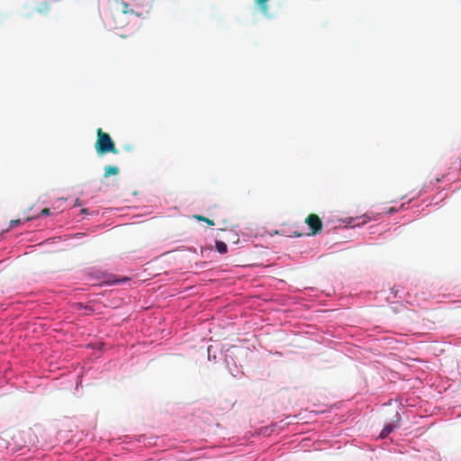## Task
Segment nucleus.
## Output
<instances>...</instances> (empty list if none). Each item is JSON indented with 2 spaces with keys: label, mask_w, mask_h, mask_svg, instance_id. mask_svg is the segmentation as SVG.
<instances>
[{
  "label": "nucleus",
  "mask_w": 461,
  "mask_h": 461,
  "mask_svg": "<svg viewBox=\"0 0 461 461\" xmlns=\"http://www.w3.org/2000/svg\"><path fill=\"white\" fill-rule=\"evenodd\" d=\"M96 136L97 139L95 147L99 155L107 153L117 154L119 152L111 136L101 128L97 129Z\"/></svg>",
  "instance_id": "nucleus-1"
},
{
  "label": "nucleus",
  "mask_w": 461,
  "mask_h": 461,
  "mask_svg": "<svg viewBox=\"0 0 461 461\" xmlns=\"http://www.w3.org/2000/svg\"><path fill=\"white\" fill-rule=\"evenodd\" d=\"M305 223L311 230L310 235H316L322 230V221L317 214H309L305 219Z\"/></svg>",
  "instance_id": "nucleus-2"
},
{
  "label": "nucleus",
  "mask_w": 461,
  "mask_h": 461,
  "mask_svg": "<svg viewBox=\"0 0 461 461\" xmlns=\"http://www.w3.org/2000/svg\"><path fill=\"white\" fill-rule=\"evenodd\" d=\"M119 173V168L115 166H106L104 167V177H109L112 175H117Z\"/></svg>",
  "instance_id": "nucleus-3"
},
{
  "label": "nucleus",
  "mask_w": 461,
  "mask_h": 461,
  "mask_svg": "<svg viewBox=\"0 0 461 461\" xmlns=\"http://www.w3.org/2000/svg\"><path fill=\"white\" fill-rule=\"evenodd\" d=\"M394 429V426L392 424H388L384 426V428L382 429L380 433V437L382 438H386L393 430Z\"/></svg>",
  "instance_id": "nucleus-4"
},
{
  "label": "nucleus",
  "mask_w": 461,
  "mask_h": 461,
  "mask_svg": "<svg viewBox=\"0 0 461 461\" xmlns=\"http://www.w3.org/2000/svg\"><path fill=\"white\" fill-rule=\"evenodd\" d=\"M216 249L221 254H225L228 251L227 245L223 241H216Z\"/></svg>",
  "instance_id": "nucleus-5"
},
{
  "label": "nucleus",
  "mask_w": 461,
  "mask_h": 461,
  "mask_svg": "<svg viewBox=\"0 0 461 461\" xmlns=\"http://www.w3.org/2000/svg\"><path fill=\"white\" fill-rule=\"evenodd\" d=\"M196 220L198 221H204L205 223H207L208 225L210 226H213L214 225V221L212 220H210L209 218H206L204 216H202V215H194V216Z\"/></svg>",
  "instance_id": "nucleus-6"
},
{
  "label": "nucleus",
  "mask_w": 461,
  "mask_h": 461,
  "mask_svg": "<svg viewBox=\"0 0 461 461\" xmlns=\"http://www.w3.org/2000/svg\"><path fill=\"white\" fill-rule=\"evenodd\" d=\"M267 1L268 0H257V3L258 4L260 9L262 10V12L264 14L267 13Z\"/></svg>",
  "instance_id": "nucleus-7"
},
{
  "label": "nucleus",
  "mask_w": 461,
  "mask_h": 461,
  "mask_svg": "<svg viewBox=\"0 0 461 461\" xmlns=\"http://www.w3.org/2000/svg\"><path fill=\"white\" fill-rule=\"evenodd\" d=\"M122 13L127 14H132L133 13V10L132 9H130V5L129 4L125 3V2H122Z\"/></svg>",
  "instance_id": "nucleus-8"
},
{
  "label": "nucleus",
  "mask_w": 461,
  "mask_h": 461,
  "mask_svg": "<svg viewBox=\"0 0 461 461\" xmlns=\"http://www.w3.org/2000/svg\"><path fill=\"white\" fill-rule=\"evenodd\" d=\"M21 222H22V221H21V220H20V219L12 220V221H10V222H9V228H10V229H14V228L17 227L18 225H20V224H21Z\"/></svg>",
  "instance_id": "nucleus-9"
},
{
  "label": "nucleus",
  "mask_w": 461,
  "mask_h": 461,
  "mask_svg": "<svg viewBox=\"0 0 461 461\" xmlns=\"http://www.w3.org/2000/svg\"><path fill=\"white\" fill-rule=\"evenodd\" d=\"M50 213V210L49 208H44L41 211V216H47Z\"/></svg>",
  "instance_id": "nucleus-10"
},
{
  "label": "nucleus",
  "mask_w": 461,
  "mask_h": 461,
  "mask_svg": "<svg viewBox=\"0 0 461 461\" xmlns=\"http://www.w3.org/2000/svg\"><path fill=\"white\" fill-rule=\"evenodd\" d=\"M393 212H395V209H394V208H393V207H391V208H389V209H388L387 213L391 214V213H393Z\"/></svg>",
  "instance_id": "nucleus-11"
}]
</instances>
